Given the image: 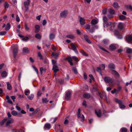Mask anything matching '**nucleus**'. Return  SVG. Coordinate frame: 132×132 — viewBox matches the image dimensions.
Segmentation results:
<instances>
[{"label": "nucleus", "instance_id": "nucleus-1", "mask_svg": "<svg viewBox=\"0 0 132 132\" xmlns=\"http://www.w3.org/2000/svg\"><path fill=\"white\" fill-rule=\"evenodd\" d=\"M14 121V119L12 118L9 119H4L1 122V124L2 125L6 121V126H8L10 123H13Z\"/></svg>", "mask_w": 132, "mask_h": 132}, {"label": "nucleus", "instance_id": "nucleus-2", "mask_svg": "<svg viewBox=\"0 0 132 132\" xmlns=\"http://www.w3.org/2000/svg\"><path fill=\"white\" fill-rule=\"evenodd\" d=\"M52 62L53 65L52 70L54 72L56 73L59 70L57 65L56 61L55 60H52Z\"/></svg>", "mask_w": 132, "mask_h": 132}, {"label": "nucleus", "instance_id": "nucleus-3", "mask_svg": "<svg viewBox=\"0 0 132 132\" xmlns=\"http://www.w3.org/2000/svg\"><path fill=\"white\" fill-rule=\"evenodd\" d=\"M115 101L116 102L118 103L119 105V106L121 109H124L125 108V106L124 105L122 101L120 100L117 99H115Z\"/></svg>", "mask_w": 132, "mask_h": 132}, {"label": "nucleus", "instance_id": "nucleus-4", "mask_svg": "<svg viewBox=\"0 0 132 132\" xmlns=\"http://www.w3.org/2000/svg\"><path fill=\"white\" fill-rule=\"evenodd\" d=\"M105 68V64H102L100 66L99 68H97V71L98 72H100V74L102 75V73L101 72V70H104Z\"/></svg>", "mask_w": 132, "mask_h": 132}, {"label": "nucleus", "instance_id": "nucleus-5", "mask_svg": "<svg viewBox=\"0 0 132 132\" xmlns=\"http://www.w3.org/2000/svg\"><path fill=\"white\" fill-rule=\"evenodd\" d=\"M126 40L128 43H132V35L127 36L126 37Z\"/></svg>", "mask_w": 132, "mask_h": 132}, {"label": "nucleus", "instance_id": "nucleus-6", "mask_svg": "<svg viewBox=\"0 0 132 132\" xmlns=\"http://www.w3.org/2000/svg\"><path fill=\"white\" fill-rule=\"evenodd\" d=\"M68 12L67 10H64L60 14L61 17L62 18H65L67 16Z\"/></svg>", "mask_w": 132, "mask_h": 132}, {"label": "nucleus", "instance_id": "nucleus-7", "mask_svg": "<svg viewBox=\"0 0 132 132\" xmlns=\"http://www.w3.org/2000/svg\"><path fill=\"white\" fill-rule=\"evenodd\" d=\"M115 35H116L117 37L119 39H122V37L120 35V33L119 31L117 30H115L114 31Z\"/></svg>", "mask_w": 132, "mask_h": 132}, {"label": "nucleus", "instance_id": "nucleus-8", "mask_svg": "<svg viewBox=\"0 0 132 132\" xmlns=\"http://www.w3.org/2000/svg\"><path fill=\"white\" fill-rule=\"evenodd\" d=\"M71 46L73 50L77 54H78V52L76 49V47H77V46L75 45L73 43H71Z\"/></svg>", "mask_w": 132, "mask_h": 132}, {"label": "nucleus", "instance_id": "nucleus-9", "mask_svg": "<svg viewBox=\"0 0 132 132\" xmlns=\"http://www.w3.org/2000/svg\"><path fill=\"white\" fill-rule=\"evenodd\" d=\"M105 82L107 83H112L113 82L112 79L109 77H105L104 78Z\"/></svg>", "mask_w": 132, "mask_h": 132}, {"label": "nucleus", "instance_id": "nucleus-10", "mask_svg": "<svg viewBox=\"0 0 132 132\" xmlns=\"http://www.w3.org/2000/svg\"><path fill=\"white\" fill-rule=\"evenodd\" d=\"M98 20L96 19H93L91 21V23L92 24V26L93 27H98L96 26H95L94 25L96 24L98 22Z\"/></svg>", "mask_w": 132, "mask_h": 132}, {"label": "nucleus", "instance_id": "nucleus-11", "mask_svg": "<svg viewBox=\"0 0 132 132\" xmlns=\"http://www.w3.org/2000/svg\"><path fill=\"white\" fill-rule=\"evenodd\" d=\"M79 21L81 25H84L85 24L84 21L86 20V19L83 18L79 17Z\"/></svg>", "mask_w": 132, "mask_h": 132}, {"label": "nucleus", "instance_id": "nucleus-12", "mask_svg": "<svg viewBox=\"0 0 132 132\" xmlns=\"http://www.w3.org/2000/svg\"><path fill=\"white\" fill-rule=\"evenodd\" d=\"M18 52V48L17 47L14 48L13 51V56L14 57H15Z\"/></svg>", "mask_w": 132, "mask_h": 132}, {"label": "nucleus", "instance_id": "nucleus-13", "mask_svg": "<svg viewBox=\"0 0 132 132\" xmlns=\"http://www.w3.org/2000/svg\"><path fill=\"white\" fill-rule=\"evenodd\" d=\"M71 92L70 91H68L66 93L65 95V98L67 100H69L70 97Z\"/></svg>", "mask_w": 132, "mask_h": 132}, {"label": "nucleus", "instance_id": "nucleus-14", "mask_svg": "<svg viewBox=\"0 0 132 132\" xmlns=\"http://www.w3.org/2000/svg\"><path fill=\"white\" fill-rule=\"evenodd\" d=\"M65 59L68 60L71 65L72 66L73 65V64L72 62V60L70 57L65 58Z\"/></svg>", "mask_w": 132, "mask_h": 132}, {"label": "nucleus", "instance_id": "nucleus-15", "mask_svg": "<svg viewBox=\"0 0 132 132\" xmlns=\"http://www.w3.org/2000/svg\"><path fill=\"white\" fill-rule=\"evenodd\" d=\"M95 112L96 114L98 117H100L101 116V111L100 110H95Z\"/></svg>", "mask_w": 132, "mask_h": 132}, {"label": "nucleus", "instance_id": "nucleus-16", "mask_svg": "<svg viewBox=\"0 0 132 132\" xmlns=\"http://www.w3.org/2000/svg\"><path fill=\"white\" fill-rule=\"evenodd\" d=\"M106 23L105 24H103V26L104 27H107L108 26H110L111 25H113L114 26V24H112V23L110 22H106Z\"/></svg>", "mask_w": 132, "mask_h": 132}, {"label": "nucleus", "instance_id": "nucleus-17", "mask_svg": "<svg viewBox=\"0 0 132 132\" xmlns=\"http://www.w3.org/2000/svg\"><path fill=\"white\" fill-rule=\"evenodd\" d=\"M112 74L114 76L116 77H119V75L118 73L115 70H113L112 71Z\"/></svg>", "mask_w": 132, "mask_h": 132}, {"label": "nucleus", "instance_id": "nucleus-18", "mask_svg": "<svg viewBox=\"0 0 132 132\" xmlns=\"http://www.w3.org/2000/svg\"><path fill=\"white\" fill-rule=\"evenodd\" d=\"M108 68L110 69H114L115 68V65L112 63H109L108 65Z\"/></svg>", "mask_w": 132, "mask_h": 132}, {"label": "nucleus", "instance_id": "nucleus-19", "mask_svg": "<svg viewBox=\"0 0 132 132\" xmlns=\"http://www.w3.org/2000/svg\"><path fill=\"white\" fill-rule=\"evenodd\" d=\"M84 38L85 40L88 43L90 44L91 43L90 40L88 38V36L86 35H84Z\"/></svg>", "mask_w": 132, "mask_h": 132}, {"label": "nucleus", "instance_id": "nucleus-20", "mask_svg": "<svg viewBox=\"0 0 132 132\" xmlns=\"http://www.w3.org/2000/svg\"><path fill=\"white\" fill-rule=\"evenodd\" d=\"M1 76L3 77H5L7 76V73L5 71H3L1 73Z\"/></svg>", "mask_w": 132, "mask_h": 132}, {"label": "nucleus", "instance_id": "nucleus-21", "mask_svg": "<svg viewBox=\"0 0 132 132\" xmlns=\"http://www.w3.org/2000/svg\"><path fill=\"white\" fill-rule=\"evenodd\" d=\"M110 49L111 50H114L116 49V47L115 46L112 44L110 45L109 47Z\"/></svg>", "mask_w": 132, "mask_h": 132}, {"label": "nucleus", "instance_id": "nucleus-22", "mask_svg": "<svg viewBox=\"0 0 132 132\" xmlns=\"http://www.w3.org/2000/svg\"><path fill=\"white\" fill-rule=\"evenodd\" d=\"M44 128H47V129L49 130L51 128V125L49 123H46L44 125Z\"/></svg>", "mask_w": 132, "mask_h": 132}, {"label": "nucleus", "instance_id": "nucleus-23", "mask_svg": "<svg viewBox=\"0 0 132 132\" xmlns=\"http://www.w3.org/2000/svg\"><path fill=\"white\" fill-rule=\"evenodd\" d=\"M6 83L7 89L9 90L11 89L12 88V87L11 85L9 83V82H7Z\"/></svg>", "mask_w": 132, "mask_h": 132}, {"label": "nucleus", "instance_id": "nucleus-24", "mask_svg": "<svg viewBox=\"0 0 132 132\" xmlns=\"http://www.w3.org/2000/svg\"><path fill=\"white\" fill-rule=\"evenodd\" d=\"M23 52V53H28L29 50L28 48H23L22 50Z\"/></svg>", "mask_w": 132, "mask_h": 132}, {"label": "nucleus", "instance_id": "nucleus-25", "mask_svg": "<svg viewBox=\"0 0 132 132\" xmlns=\"http://www.w3.org/2000/svg\"><path fill=\"white\" fill-rule=\"evenodd\" d=\"M35 31L36 32H39L40 30V27L39 25H36L35 26Z\"/></svg>", "mask_w": 132, "mask_h": 132}, {"label": "nucleus", "instance_id": "nucleus-26", "mask_svg": "<svg viewBox=\"0 0 132 132\" xmlns=\"http://www.w3.org/2000/svg\"><path fill=\"white\" fill-rule=\"evenodd\" d=\"M59 53H56L54 52H52V56H54V58L56 59L58 58Z\"/></svg>", "mask_w": 132, "mask_h": 132}, {"label": "nucleus", "instance_id": "nucleus-27", "mask_svg": "<svg viewBox=\"0 0 132 132\" xmlns=\"http://www.w3.org/2000/svg\"><path fill=\"white\" fill-rule=\"evenodd\" d=\"M55 37V35L53 33H51L49 35V38L51 40H53Z\"/></svg>", "mask_w": 132, "mask_h": 132}, {"label": "nucleus", "instance_id": "nucleus-28", "mask_svg": "<svg viewBox=\"0 0 132 132\" xmlns=\"http://www.w3.org/2000/svg\"><path fill=\"white\" fill-rule=\"evenodd\" d=\"M11 26L9 23H8L7 24L5 30L6 31L9 30Z\"/></svg>", "mask_w": 132, "mask_h": 132}, {"label": "nucleus", "instance_id": "nucleus-29", "mask_svg": "<svg viewBox=\"0 0 132 132\" xmlns=\"http://www.w3.org/2000/svg\"><path fill=\"white\" fill-rule=\"evenodd\" d=\"M118 27L120 29H122L123 28V24L122 22L119 23L118 25Z\"/></svg>", "mask_w": 132, "mask_h": 132}, {"label": "nucleus", "instance_id": "nucleus-30", "mask_svg": "<svg viewBox=\"0 0 132 132\" xmlns=\"http://www.w3.org/2000/svg\"><path fill=\"white\" fill-rule=\"evenodd\" d=\"M30 2L29 0H27L26 1L24 2V6H28Z\"/></svg>", "mask_w": 132, "mask_h": 132}, {"label": "nucleus", "instance_id": "nucleus-31", "mask_svg": "<svg viewBox=\"0 0 132 132\" xmlns=\"http://www.w3.org/2000/svg\"><path fill=\"white\" fill-rule=\"evenodd\" d=\"M66 37L67 38H69L71 39H73L74 37V36L73 35L71 34L67 35H66Z\"/></svg>", "mask_w": 132, "mask_h": 132}, {"label": "nucleus", "instance_id": "nucleus-32", "mask_svg": "<svg viewBox=\"0 0 132 132\" xmlns=\"http://www.w3.org/2000/svg\"><path fill=\"white\" fill-rule=\"evenodd\" d=\"M34 97V95L33 94H31L29 96H28L27 97L28 99L30 100H32Z\"/></svg>", "mask_w": 132, "mask_h": 132}, {"label": "nucleus", "instance_id": "nucleus-33", "mask_svg": "<svg viewBox=\"0 0 132 132\" xmlns=\"http://www.w3.org/2000/svg\"><path fill=\"white\" fill-rule=\"evenodd\" d=\"M83 96L84 97L88 98L90 97V95L88 93H85L83 94Z\"/></svg>", "mask_w": 132, "mask_h": 132}, {"label": "nucleus", "instance_id": "nucleus-34", "mask_svg": "<svg viewBox=\"0 0 132 132\" xmlns=\"http://www.w3.org/2000/svg\"><path fill=\"white\" fill-rule=\"evenodd\" d=\"M92 28H90L89 30V31L90 32L93 33V32L94 31V29H97L98 28L97 27H92Z\"/></svg>", "mask_w": 132, "mask_h": 132}, {"label": "nucleus", "instance_id": "nucleus-35", "mask_svg": "<svg viewBox=\"0 0 132 132\" xmlns=\"http://www.w3.org/2000/svg\"><path fill=\"white\" fill-rule=\"evenodd\" d=\"M119 19L121 20H125L126 19V17L123 15H121L119 16Z\"/></svg>", "mask_w": 132, "mask_h": 132}, {"label": "nucleus", "instance_id": "nucleus-36", "mask_svg": "<svg viewBox=\"0 0 132 132\" xmlns=\"http://www.w3.org/2000/svg\"><path fill=\"white\" fill-rule=\"evenodd\" d=\"M32 68L36 72L37 74L38 75V71L37 68L35 67L33 65L32 66Z\"/></svg>", "mask_w": 132, "mask_h": 132}, {"label": "nucleus", "instance_id": "nucleus-37", "mask_svg": "<svg viewBox=\"0 0 132 132\" xmlns=\"http://www.w3.org/2000/svg\"><path fill=\"white\" fill-rule=\"evenodd\" d=\"M109 12L111 14H114L115 11L113 9H110L109 10Z\"/></svg>", "mask_w": 132, "mask_h": 132}, {"label": "nucleus", "instance_id": "nucleus-38", "mask_svg": "<svg viewBox=\"0 0 132 132\" xmlns=\"http://www.w3.org/2000/svg\"><path fill=\"white\" fill-rule=\"evenodd\" d=\"M46 70V69L45 68H44L43 67H40V71L41 74L42 75V74L43 71H45Z\"/></svg>", "mask_w": 132, "mask_h": 132}, {"label": "nucleus", "instance_id": "nucleus-39", "mask_svg": "<svg viewBox=\"0 0 132 132\" xmlns=\"http://www.w3.org/2000/svg\"><path fill=\"white\" fill-rule=\"evenodd\" d=\"M35 37L36 38L38 39H40L41 37L40 35L39 34H35Z\"/></svg>", "mask_w": 132, "mask_h": 132}, {"label": "nucleus", "instance_id": "nucleus-40", "mask_svg": "<svg viewBox=\"0 0 132 132\" xmlns=\"http://www.w3.org/2000/svg\"><path fill=\"white\" fill-rule=\"evenodd\" d=\"M12 114L14 116H15L18 114L17 112L13 110L11 112Z\"/></svg>", "mask_w": 132, "mask_h": 132}, {"label": "nucleus", "instance_id": "nucleus-41", "mask_svg": "<svg viewBox=\"0 0 132 132\" xmlns=\"http://www.w3.org/2000/svg\"><path fill=\"white\" fill-rule=\"evenodd\" d=\"M103 24H105L106 22H107V18L106 16H104L103 18Z\"/></svg>", "mask_w": 132, "mask_h": 132}, {"label": "nucleus", "instance_id": "nucleus-42", "mask_svg": "<svg viewBox=\"0 0 132 132\" xmlns=\"http://www.w3.org/2000/svg\"><path fill=\"white\" fill-rule=\"evenodd\" d=\"M113 6L115 8H117L119 7L118 4L116 2H114L113 4Z\"/></svg>", "mask_w": 132, "mask_h": 132}, {"label": "nucleus", "instance_id": "nucleus-43", "mask_svg": "<svg viewBox=\"0 0 132 132\" xmlns=\"http://www.w3.org/2000/svg\"><path fill=\"white\" fill-rule=\"evenodd\" d=\"M80 110L79 109L78 110V114L77 117L78 118H80Z\"/></svg>", "mask_w": 132, "mask_h": 132}, {"label": "nucleus", "instance_id": "nucleus-44", "mask_svg": "<svg viewBox=\"0 0 132 132\" xmlns=\"http://www.w3.org/2000/svg\"><path fill=\"white\" fill-rule=\"evenodd\" d=\"M80 52L84 55L85 56H87L88 55L83 50H81L80 51Z\"/></svg>", "mask_w": 132, "mask_h": 132}, {"label": "nucleus", "instance_id": "nucleus-45", "mask_svg": "<svg viewBox=\"0 0 132 132\" xmlns=\"http://www.w3.org/2000/svg\"><path fill=\"white\" fill-rule=\"evenodd\" d=\"M72 70L75 74H77L78 73L77 70L76 68H72Z\"/></svg>", "mask_w": 132, "mask_h": 132}, {"label": "nucleus", "instance_id": "nucleus-46", "mask_svg": "<svg viewBox=\"0 0 132 132\" xmlns=\"http://www.w3.org/2000/svg\"><path fill=\"white\" fill-rule=\"evenodd\" d=\"M42 94V93H41L40 90H39L37 92V97H40L41 96Z\"/></svg>", "mask_w": 132, "mask_h": 132}, {"label": "nucleus", "instance_id": "nucleus-47", "mask_svg": "<svg viewBox=\"0 0 132 132\" xmlns=\"http://www.w3.org/2000/svg\"><path fill=\"white\" fill-rule=\"evenodd\" d=\"M25 29L26 31H28L29 29V28L28 27L26 23L25 24Z\"/></svg>", "mask_w": 132, "mask_h": 132}, {"label": "nucleus", "instance_id": "nucleus-48", "mask_svg": "<svg viewBox=\"0 0 132 132\" xmlns=\"http://www.w3.org/2000/svg\"><path fill=\"white\" fill-rule=\"evenodd\" d=\"M103 43L104 44H106L108 43L109 42V41L108 39H104L103 40Z\"/></svg>", "mask_w": 132, "mask_h": 132}, {"label": "nucleus", "instance_id": "nucleus-49", "mask_svg": "<svg viewBox=\"0 0 132 132\" xmlns=\"http://www.w3.org/2000/svg\"><path fill=\"white\" fill-rule=\"evenodd\" d=\"M121 130V132H127V129L125 128H122Z\"/></svg>", "mask_w": 132, "mask_h": 132}, {"label": "nucleus", "instance_id": "nucleus-50", "mask_svg": "<svg viewBox=\"0 0 132 132\" xmlns=\"http://www.w3.org/2000/svg\"><path fill=\"white\" fill-rule=\"evenodd\" d=\"M42 101L43 103H46L48 102V101L47 100V98H43L42 99Z\"/></svg>", "mask_w": 132, "mask_h": 132}, {"label": "nucleus", "instance_id": "nucleus-51", "mask_svg": "<svg viewBox=\"0 0 132 132\" xmlns=\"http://www.w3.org/2000/svg\"><path fill=\"white\" fill-rule=\"evenodd\" d=\"M6 33V32L5 31H1L0 32V35H5Z\"/></svg>", "mask_w": 132, "mask_h": 132}, {"label": "nucleus", "instance_id": "nucleus-52", "mask_svg": "<svg viewBox=\"0 0 132 132\" xmlns=\"http://www.w3.org/2000/svg\"><path fill=\"white\" fill-rule=\"evenodd\" d=\"M22 74V72H21L19 73V76H18V79L19 80V81H21V75Z\"/></svg>", "mask_w": 132, "mask_h": 132}, {"label": "nucleus", "instance_id": "nucleus-53", "mask_svg": "<svg viewBox=\"0 0 132 132\" xmlns=\"http://www.w3.org/2000/svg\"><path fill=\"white\" fill-rule=\"evenodd\" d=\"M30 93V91L29 90H25L24 92V94L26 95H28V93L29 94Z\"/></svg>", "mask_w": 132, "mask_h": 132}, {"label": "nucleus", "instance_id": "nucleus-54", "mask_svg": "<svg viewBox=\"0 0 132 132\" xmlns=\"http://www.w3.org/2000/svg\"><path fill=\"white\" fill-rule=\"evenodd\" d=\"M38 56L40 57V59H43L42 56L40 52L38 53Z\"/></svg>", "mask_w": 132, "mask_h": 132}, {"label": "nucleus", "instance_id": "nucleus-55", "mask_svg": "<svg viewBox=\"0 0 132 132\" xmlns=\"http://www.w3.org/2000/svg\"><path fill=\"white\" fill-rule=\"evenodd\" d=\"M127 52L128 53H130L132 52V49L131 48H128L127 50Z\"/></svg>", "mask_w": 132, "mask_h": 132}, {"label": "nucleus", "instance_id": "nucleus-56", "mask_svg": "<svg viewBox=\"0 0 132 132\" xmlns=\"http://www.w3.org/2000/svg\"><path fill=\"white\" fill-rule=\"evenodd\" d=\"M16 20L17 22H19L20 21V19L18 15H17L16 17Z\"/></svg>", "mask_w": 132, "mask_h": 132}, {"label": "nucleus", "instance_id": "nucleus-57", "mask_svg": "<svg viewBox=\"0 0 132 132\" xmlns=\"http://www.w3.org/2000/svg\"><path fill=\"white\" fill-rule=\"evenodd\" d=\"M80 120L81 121H83L85 119V117L83 114L82 115V116L80 117Z\"/></svg>", "mask_w": 132, "mask_h": 132}, {"label": "nucleus", "instance_id": "nucleus-58", "mask_svg": "<svg viewBox=\"0 0 132 132\" xmlns=\"http://www.w3.org/2000/svg\"><path fill=\"white\" fill-rule=\"evenodd\" d=\"M29 39V38L27 37H25L23 38L22 39V40L24 41H26V40H28Z\"/></svg>", "mask_w": 132, "mask_h": 132}, {"label": "nucleus", "instance_id": "nucleus-59", "mask_svg": "<svg viewBox=\"0 0 132 132\" xmlns=\"http://www.w3.org/2000/svg\"><path fill=\"white\" fill-rule=\"evenodd\" d=\"M107 13V9H105L103 10L102 11V13L103 14H105Z\"/></svg>", "mask_w": 132, "mask_h": 132}, {"label": "nucleus", "instance_id": "nucleus-60", "mask_svg": "<svg viewBox=\"0 0 132 132\" xmlns=\"http://www.w3.org/2000/svg\"><path fill=\"white\" fill-rule=\"evenodd\" d=\"M25 9V11L26 12H28L29 11V7L28 6H24Z\"/></svg>", "mask_w": 132, "mask_h": 132}, {"label": "nucleus", "instance_id": "nucleus-61", "mask_svg": "<svg viewBox=\"0 0 132 132\" xmlns=\"http://www.w3.org/2000/svg\"><path fill=\"white\" fill-rule=\"evenodd\" d=\"M85 29H90L89 26L88 24H87L85 26Z\"/></svg>", "mask_w": 132, "mask_h": 132}, {"label": "nucleus", "instance_id": "nucleus-62", "mask_svg": "<svg viewBox=\"0 0 132 132\" xmlns=\"http://www.w3.org/2000/svg\"><path fill=\"white\" fill-rule=\"evenodd\" d=\"M4 5L5 9L8 8L9 6L8 4L7 3H5Z\"/></svg>", "mask_w": 132, "mask_h": 132}, {"label": "nucleus", "instance_id": "nucleus-63", "mask_svg": "<svg viewBox=\"0 0 132 132\" xmlns=\"http://www.w3.org/2000/svg\"><path fill=\"white\" fill-rule=\"evenodd\" d=\"M89 77L93 80H94V78L92 75L90 74L89 75Z\"/></svg>", "mask_w": 132, "mask_h": 132}, {"label": "nucleus", "instance_id": "nucleus-64", "mask_svg": "<svg viewBox=\"0 0 132 132\" xmlns=\"http://www.w3.org/2000/svg\"><path fill=\"white\" fill-rule=\"evenodd\" d=\"M82 105L85 107L86 106V102L85 101H84L82 103Z\"/></svg>", "mask_w": 132, "mask_h": 132}]
</instances>
